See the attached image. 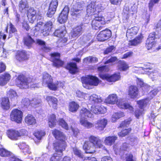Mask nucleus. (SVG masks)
<instances>
[{
  "label": "nucleus",
  "mask_w": 161,
  "mask_h": 161,
  "mask_svg": "<svg viewBox=\"0 0 161 161\" xmlns=\"http://www.w3.org/2000/svg\"><path fill=\"white\" fill-rule=\"evenodd\" d=\"M117 96L116 94L109 95L105 100V103L107 104H114L116 103L118 106L121 108L128 109L130 112L133 111V107L128 103L124 102L123 100L118 101Z\"/></svg>",
  "instance_id": "nucleus-1"
},
{
  "label": "nucleus",
  "mask_w": 161,
  "mask_h": 161,
  "mask_svg": "<svg viewBox=\"0 0 161 161\" xmlns=\"http://www.w3.org/2000/svg\"><path fill=\"white\" fill-rule=\"evenodd\" d=\"M89 142L85 143L83 146V148L85 150L86 153H94V147L101 148L103 147L101 140L98 137L91 136L89 138Z\"/></svg>",
  "instance_id": "nucleus-2"
},
{
  "label": "nucleus",
  "mask_w": 161,
  "mask_h": 161,
  "mask_svg": "<svg viewBox=\"0 0 161 161\" xmlns=\"http://www.w3.org/2000/svg\"><path fill=\"white\" fill-rule=\"evenodd\" d=\"M17 80V85L21 89H26L30 86L31 88H34L37 87L36 84H34L31 78H26L23 75H19Z\"/></svg>",
  "instance_id": "nucleus-3"
},
{
  "label": "nucleus",
  "mask_w": 161,
  "mask_h": 161,
  "mask_svg": "<svg viewBox=\"0 0 161 161\" xmlns=\"http://www.w3.org/2000/svg\"><path fill=\"white\" fill-rule=\"evenodd\" d=\"M26 131L24 129L19 130H11L7 131V134L8 137L11 139L13 140H17L21 136L26 134Z\"/></svg>",
  "instance_id": "nucleus-4"
},
{
  "label": "nucleus",
  "mask_w": 161,
  "mask_h": 161,
  "mask_svg": "<svg viewBox=\"0 0 161 161\" xmlns=\"http://www.w3.org/2000/svg\"><path fill=\"white\" fill-rule=\"evenodd\" d=\"M81 80L84 87H85L84 85L86 84L97 86L99 82V80L97 78L90 75L82 77Z\"/></svg>",
  "instance_id": "nucleus-5"
},
{
  "label": "nucleus",
  "mask_w": 161,
  "mask_h": 161,
  "mask_svg": "<svg viewBox=\"0 0 161 161\" xmlns=\"http://www.w3.org/2000/svg\"><path fill=\"white\" fill-rule=\"evenodd\" d=\"M23 113L21 111L18 109H14L12 110L10 114L11 120L17 123L21 122Z\"/></svg>",
  "instance_id": "nucleus-6"
},
{
  "label": "nucleus",
  "mask_w": 161,
  "mask_h": 161,
  "mask_svg": "<svg viewBox=\"0 0 161 161\" xmlns=\"http://www.w3.org/2000/svg\"><path fill=\"white\" fill-rule=\"evenodd\" d=\"M51 61L54 66L58 68L62 66L64 64V62L60 59V54L58 53H54L50 54Z\"/></svg>",
  "instance_id": "nucleus-7"
},
{
  "label": "nucleus",
  "mask_w": 161,
  "mask_h": 161,
  "mask_svg": "<svg viewBox=\"0 0 161 161\" xmlns=\"http://www.w3.org/2000/svg\"><path fill=\"white\" fill-rule=\"evenodd\" d=\"M158 90L157 89H155L149 93V95L151 96L150 97L147 98L145 99H143L137 102V103L140 106V107L141 108L145 106H146L149 102L150 100L152 98L155 96L158 92Z\"/></svg>",
  "instance_id": "nucleus-8"
},
{
  "label": "nucleus",
  "mask_w": 161,
  "mask_h": 161,
  "mask_svg": "<svg viewBox=\"0 0 161 161\" xmlns=\"http://www.w3.org/2000/svg\"><path fill=\"white\" fill-rule=\"evenodd\" d=\"M58 4L57 0H53L50 3L47 13V16L49 18H52L56 11Z\"/></svg>",
  "instance_id": "nucleus-9"
},
{
  "label": "nucleus",
  "mask_w": 161,
  "mask_h": 161,
  "mask_svg": "<svg viewBox=\"0 0 161 161\" xmlns=\"http://www.w3.org/2000/svg\"><path fill=\"white\" fill-rule=\"evenodd\" d=\"M100 77L103 80H106L108 82H115L119 80L120 76L119 73L115 74L112 75L108 74H99Z\"/></svg>",
  "instance_id": "nucleus-10"
},
{
  "label": "nucleus",
  "mask_w": 161,
  "mask_h": 161,
  "mask_svg": "<svg viewBox=\"0 0 161 161\" xmlns=\"http://www.w3.org/2000/svg\"><path fill=\"white\" fill-rule=\"evenodd\" d=\"M69 12V8L68 6H66L60 14L58 19V22L61 24L66 22L68 19V15Z\"/></svg>",
  "instance_id": "nucleus-11"
},
{
  "label": "nucleus",
  "mask_w": 161,
  "mask_h": 161,
  "mask_svg": "<svg viewBox=\"0 0 161 161\" xmlns=\"http://www.w3.org/2000/svg\"><path fill=\"white\" fill-rule=\"evenodd\" d=\"M55 150L57 153H60V155H62V152L64 150L66 147L65 140L58 141L54 144Z\"/></svg>",
  "instance_id": "nucleus-12"
},
{
  "label": "nucleus",
  "mask_w": 161,
  "mask_h": 161,
  "mask_svg": "<svg viewBox=\"0 0 161 161\" xmlns=\"http://www.w3.org/2000/svg\"><path fill=\"white\" fill-rule=\"evenodd\" d=\"M53 22L51 20L48 21L46 22L41 29V33L44 36L48 35L50 33L53 27Z\"/></svg>",
  "instance_id": "nucleus-13"
},
{
  "label": "nucleus",
  "mask_w": 161,
  "mask_h": 161,
  "mask_svg": "<svg viewBox=\"0 0 161 161\" xmlns=\"http://www.w3.org/2000/svg\"><path fill=\"white\" fill-rule=\"evenodd\" d=\"M111 32L110 30H106L102 31L97 35V40H107L111 36Z\"/></svg>",
  "instance_id": "nucleus-14"
},
{
  "label": "nucleus",
  "mask_w": 161,
  "mask_h": 161,
  "mask_svg": "<svg viewBox=\"0 0 161 161\" xmlns=\"http://www.w3.org/2000/svg\"><path fill=\"white\" fill-rule=\"evenodd\" d=\"M84 26L82 24L73 29L70 34V37H71V39L76 38L80 35L81 31L84 29Z\"/></svg>",
  "instance_id": "nucleus-15"
},
{
  "label": "nucleus",
  "mask_w": 161,
  "mask_h": 161,
  "mask_svg": "<svg viewBox=\"0 0 161 161\" xmlns=\"http://www.w3.org/2000/svg\"><path fill=\"white\" fill-rule=\"evenodd\" d=\"M107 122V120L105 119H99L95 124V127L99 130H102L105 127Z\"/></svg>",
  "instance_id": "nucleus-16"
},
{
  "label": "nucleus",
  "mask_w": 161,
  "mask_h": 161,
  "mask_svg": "<svg viewBox=\"0 0 161 161\" xmlns=\"http://www.w3.org/2000/svg\"><path fill=\"white\" fill-rule=\"evenodd\" d=\"M11 77L10 75L7 73L2 75L0 76V85L3 86L5 85L9 81Z\"/></svg>",
  "instance_id": "nucleus-17"
},
{
  "label": "nucleus",
  "mask_w": 161,
  "mask_h": 161,
  "mask_svg": "<svg viewBox=\"0 0 161 161\" xmlns=\"http://www.w3.org/2000/svg\"><path fill=\"white\" fill-rule=\"evenodd\" d=\"M99 8L98 5H97L95 2H92L87 6V12L89 14L94 13L99 9Z\"/></svg>",
  "instance_id": "nucleus-18"
},
{
  "label": "nucleus",
  "mask_w": 161,
  "mask_h": 161,
  "mask_svg": "<svg viewBox=\"0 0 161 161\" xmlns=\"http://www.w3.org/2000/svg\"><path fill=\"white\" fill-rule=\"evenodd\" d=\"M36 11L33 8H31L28 11L27 16L28 19L30 23L33 22L36 18Z\"/></svg>",
  "instance_id": "nucleus-19"
},
{
  "label": "nucleus",
  "mask_w": 161,
  "mask_h": 161,
  "mask_svg": "<svg viewBox=\"0 0 161 161\" xmlns=\"http://www.w3.org/2000/svg\"><path fill=\"white\" fill-rule=\"evenodd\" d=\"M53 78L50 75L45 72L43 74L42 79L43 85L46 86L49 83L53 82Z\"/></svg>",
  "instance_id": "nucleus-20"
},
{
  "label": "nucleus",
  "mask_w": 161,
  "mask_h": 161,
  "mask_svg": "<svg viewBox=\"0 0 161 161\" xmlns=\"http://www.w3.org/2000/svg\"><path fill=\"white\" fill-rule=\"evenodd\" d=\"M52 133L55 138L58 141L65 140V136L59 130L55 129L53 131Z\"/></svg>",
  "instance_id": "nucleus-21"
},
{
  "label": "nucleus",
  "mask_w": 161,
  "mask_h": 161,
  "mask_svg": "<svg viewBox=\"0 0 161 161\" xmlns=\"http://www.w3.org/2000/svg\"><path fill=\"white\" fill-rule=\"evenodd\" d=\"M80 118L86 119L87 117H92L93 115L88 110L83 108L80 110Z\"/></svg>",
  "instance_id": "nucleus-22"
},
{
  "label": "nucleus",
  "mask_w": 161,
  "mask_h": 161,
  "mask_svg": "<svg viewBox=\"0 0 161 161\" xmlns=\"http://www.w3.org/2000/svg\"><path fill=\"white\" fill-rule=\"evenodd\" d=\"M16 58L19 62H22L27 59L28 58L25 51H19L17 53Z\"/></svg>",
  "instance_id": "nucleus-23"
},
{
  "label": "nucleus",
  "mask_w": 161,
  "mask_h": 161,
  "mask_svg": "<svg viewBox=\"0 0 161 161\" xmlns=\"http://www.w3.org/2000/svg\"><path fill=\"white\" fill-rule=\"evenodd\" d=\"M138 93V90L137 88L135 86H131L128 90V95L132 98H134L136 97Z\"/></svg>",
  "instance_id": "nucleus-24"
},
{
  "label": "nucleus",
  "mask_w": 161,
  "mask_h": 161,
  "mask_svg": "<svg viewBox=\"0 0 161 161\" xmlns=\"http://www.w3.org/2000/svg\"><path fill=\"white\" fill-rule=\"evenodd\" d=\"M1 107L4 110H7L10 107V104L8 98L7 97H3L0 101Z\"/></svg>",
  "instance_id": "nucleus-25"
},
{
  "label": "nucleus",
  "mask_w": 161,
  "mask_h": 161,
  "mask_svg": "<svg viewBox=\"0 0 161 161\" xmlns=\"http://www.w3.org/2000/svg\"><path fill=\"white\" fill-rule=\"evenodd\" d=\"M138 30V29L136 27H134L128 29L126 33V37L129 39H131L134 35L137 33Z\"/></svg>",
  "instance_id": "nucleus-26"
},
{
  "label": "nucleus",
  "mask_w": 161,
  "mask_h": 161,
  "mask_svg": "<svg viewBox=\"0 0 161 161\" xmlns=\"http://www.w3.org/2000/svg\"><path fill=\"white\" fill-rule=\"evenodd\" d=\"M102 101L100 97L95 94L91 96L89 99V102L92 104L100 103Z\"/></svg>",
  "instance_id": "nucleus-27"
},
{
  "label": "nucleus",
  "mask_w": 161,
  "mask_h": 161,
  "mask_svg": "<svg viewBox=\"0 0 161 161\" xmlns=\"http://www.w3.org/2000/svg\"><path fill=\"white\" fill-rule=\"evenodd\" d=\"M25 122L28 125H33L36 124V120L35 117L31 114H28L25 118Z\"/></svg>",
  "instance_id": "nucleus-28"
},
{
  "label": "nucleus",
  "mask_w": 161,
  "mask_h": 161,
  "mask_svg": "<svg viewBox=\"0 0 161 161\" xmlns=\"http://www.w3.org/2000/svg\"><path fill=\"white\" fill-rule=\"evenodd\" d=\"M46 99L49 105H52L54 108H56L58 100L56 98L52 96H48L46 97Z\"/></svg>",
  "instance_id": "nucleus-29"
},
{
  "label": "nucleus",
  "mask_w": 161,
  "mask_h": 161,
  "mask_svg": "<svg viewBox=\"0 0 161 161\" xmlns=\"http://www.w3.org/2000/svg\"><path fill=\"white\" fill-rule=\"evenodd\" d=\"M66 33L65 27L63 26L61 28L57 30L54 33V35L58 37L62 38L64 36Z\"/></svg>",
  "instance_id": "nucleus-30"
},
{
  "label": "nucleus",
  "mask_w": 161,
  "mask_h": 161,
  "mask_svg": "<svg viewBox=\"0 0 161 161\" xmlns=\"http://www.w3.org/2000/svg\"><path fill=\"white\" fill-rule=\"evenodd\" d=\"M83 10L82 9H78L76 8H73L71 9V14L72 16L77 18H79L81 17L83 14Z\"/></svg>",
  "instance_id": "nucleus-31"
},
{
  "label": "nucleus",
  "mask_w": 161,
  "mask_h": 161,
  "mask_svg": "<svg viewBox=\"0 0 161 161\" xmlns=\"http://www.w3.org/2000/svg\"><path fill=\"white\" fill-rule=\"evenodd\" d=\"M66 68L69 70L71 74H75L77 72V68L75 63H70L66 66Z\"/></svg>",
  "instance_id": "nucleus-32"
},
{
  "label": "nucleus",
  "mask_w": 161,
  "mask_h": 161,
  "mask_svg": "<svg viewBox=\"0 0 161 161\" xmlns=\"http://www.w3.org/2000/svg\"><path fill=\"white\" fill-rule=\"evenodd\" d=\"M57 122V121L56 120L55 115L54 114L50 115L48 119L49 126L51 128L54 127L56 125Z\"/></svg>",
  "instance_id": "nucleus-33"
},
{
  "label": "nucleus",
  "mask_w": 161,
  "mask_h": 161,
  "mask_svg": "<svg viewBox=\"0 0 161 161\" xmlns=\"http://www.w3.org/2000/svg\"><path fill=\"white\" fill-rule=\"evenodd\" d=\"M117 67L119 70L123 71H125L129 68L125 62L121 60H120L118 62Z\"/></svg>",
  "instance_id": "nucleus-34"
},
{
  "label": "nucleus",
  "mask_w": 161,
  "mask_h": 161,
  "mask_svg": "<svg viewBox=\"0 0 161 161\" xmlns=\"http://www.w3.org/2000/svg\"><path fill=\"white\" fill-rule=\"evenodd\" d=\"M18 147L21 149L23 150V152L25 154L26 153L29 154L31 153L29 146L26 145L25 143L23 142L20 143L18 145Z\"/></svg>",
  "instance_id": "nucleus-35"
},
{
  "label": "nucleus",
  "mask_w": 161,
  "mask_h": 161,
  "mask_svg": "<svg viewBox=\"0 0 161 161\" xmlns=\"http://www.w3.org/2000/svg\"><path fill=\"white\" fill-rule=\"evenodd\" d=\"M7 95L11 101L15 100L17 98V95L16 92L13 89H10L7 92Z\"/></svg>",
  "instance_id": "nucleus-36"
},
{
  "label": "nucleus",
  "mask_w": 161,
  "mask_h": 161,
  "mask_svg": "<svg viewBox=\"0 0 161 161\" xmlns=\"http://www.w3.org/2000/svg\"><path fill=\"white\" fill-rule=\"evenodd\" d=\"M36 43L39 45L42 49L45 52H50L51 48L49 47H47L46 46L45 42L44 41H36Z\"/></svg>",
  "instance_id": "nucleus-37"
},
{
  "label": "nucleus",
  "mask_w": 161,
  "mask_h": 161,
  "mask_svg": "<svg viewBox=\"0 0 161 161\" xmlns=\"http://www.w3.org/2000/svg\"><path fill=\"white\" fill-rule=\"evenodd\" d=\"M80 122L81 125L88 129L91 128L93 126V124L88 122L85 119L80 118Z\"/></svg>",
  "instance_id": "nucleus-38"
},
{
  "label": "nucleus",
  "mask_w": 161,
  "mask_h": 161,
  "mask_svg": "<svg viewBox=\"0 0 161 161\" xmlns=\"http://www.w3.org/2000/svg\"><path fill=\"white\" fill-rule=\"evenodd\" d=\"M128 145L126 143H124L120 146L119 148H117V146H115L114 147V149L115 151L117 153L119 152L120 153L122 152L123 151H126L128 149Z\"/></svg>",
  "instance_id": "nucleus-39"
},
{
  "label": "nucleus",
  "mask_w": 161,
  "mask_h": 161,
  "mask_svg": "<svg viewBox=\"0 0 161 161\" xmlns=\"http://www.w3.org/2000/svg\"><path fill=\"white\" fill-rule=\"evenodd\" d=\"M124 116V113L123 112L120 111L115 113L112 116L111 120L113 122H115L117 119Z\"/></svg>",
  "instance_id": "nucleus-40"
},
{
  "label": "nucleus",
  "mask_w": 161,
  "mask_h": 161,
  "mask_svg": "<svg viewBox=\"0 0 161 161\" xmlns=\"http://www.w3.org/2000/svg\"><path fill=\"white\" fill-rule=\"evenodd\" d=\"M116 136H108L106 137L104 140L105 144L109 146H111L114 143L115 141L117 139Z\"/></svg>",
  "instance_id": "nucleus-41"
},
{
  "label": "nucleus",
  "mask_w": 161,
  "mask_h": 161,
  "mask_svg": "<svg viewBox=\"0 0 161 161\" xmlns=\"http://www.w3.org/2000/svg\"><path fill=\"white\" fill-rule=\"evenodd\" d=\"M79 105L75 102H70L69 104V110L72 112H76L79 108Z\"/></svg>",
  "instance_id": "nucleus-42"
},
{
  "label": "nucleus",
  "mask_w": 161,
  "mask_h": 161,
  "mask_svg": "<svg viewBox=\"0 0 161 161\" xmlns=\"http://www.w3.org/2000/svg\"><path fill=\"white\" fill-rule=\"evenodd\" d=\"M130 9L129 5L126 4L123 10V19H124L127 20L128 19L130 15Z\"/></svg>",
  "instance_id": "nucleus-43"
},
{
  "label": "nucleus",
  "mask_w": 161,
  "mask_h": 161,
  "mask_svg": "<svg viewBox=\"0 0 161 161\" xmlns=\"http://www.w3.org/2000/svg\"><path fill=\"white\" fill-rule=\"evenodd\" d=\"M19 10L22 12L24 9L28 7V3L26 0H21L19 5Z\"/></svg>",
  "instance_id": "nucleus-44"
},
{
  "label": "nucleus",
  "mask_w": 161,
  "mask_h": 161,
  "mask_svg": "<svg viewBox=\"0 0 161 161\" xmlns=\"http://www.w3.org/2000/svg\"><path fill=\"white\" fill-rule=\"evenodd\" d=\"M73 153L76 156L78 157L83 158L84 155L81 151L76 147L73 148Z\"/></svg>",
  "instance_id": "nucleus-45"
},
{
  "label": "nucleus",
  "mask_w": 161,
  "mask_h": 161,
  "mask_svg": "<svg viewBox=\"0 0 161 161\" xmlns=\"http://www.w3.org/2000/svg\"><path fill=\"white\" fill-rule=\"evenodd\" d=\"M46 86L48 87L50 89L53 91L57 90L58 88L57 82H53V81L49 83Z\"/></svg>",
  "instance_id": "nucleus-46"
},
{
  "label": "nucleus",
  "mask_w": 161,
  "mask_h": 161,
  "mask_svg": "<svg viewBox=\"0 0 161 161\" xmlns=\"http://www.w3.org/2000/svg\"><path fill=\"white\" fill-rule=\"evenodd\" d=\"M34 135L38 140H40L43 136H44L45 133L43 131L38 130L35 132Z\"/></svg>",
  "instance_id": "nucleus-47"
},
{
  "label": "nucleus",
  "mask_w": 161,
  "mask_h": 161,
  "mask_svg": "<svg viewBox=\"0 0 161 161\" xmlns=\"http://www.w3.org/2000/svg\"><path fill=\"white\" fill-rule=\"evenodd\" d=\"M102 23L99 22V21H96V20H93L92 23V28L95 30H98V29L101 30L102 27L100 24Z\"/></svg>",
  "instance_id": "nucleus-48"
},
{
  "label": "nucleus",
  "mask_w": 161,
  "mask_h": 161,
  "mask_svg": "<svg viewBox=\"0 0 161 161\" xmlns=\"http://www.w3.org/2000/svg\"><path fill=\"white\" fill-rule=\"evenodd\" d=\"M12 154L10 152L3 148H0V155L3 157H9Z\"/></svg>",
  "instance_id": "nucleus-49"
},
{
  "label": "nucleus",
  "mask_w": 161,
  "mask_h": 161,
  "mask_svg": "<svg viewBox=\"0 0 161 161\" xmlns=\"http://www.w3.org/2000/svg\"><path fill=\"white\" fill-rule=\"evenodd\" d=\"M41 102V101L40 99L35 98L31 101V104L34 107H36L40 105Z\"/></svg>",
  "instance_id": "nucleus-50"
},
{
  "label": "nucleus",
  "mask_w": 161,
  "mask_h": 161,
  "mask_svg": "<svg viewBox=\"0 0 161 161\" xmlns=\"http://www.w3.org/2000/svg\"><path fill=\"white\" fill-rule=\"evenodd\" d=\"M83 61L86 63L96 62L98 61V59L95 57L90 56L85 58Z\"/></svg>",
  "instance_id": "nucleus-51"
},
{
  "label": "nucleus",
  "mask_w": 161,
  "mask_h": 161,
  "mask_svg": "<svg viewBox=\"0 0 161 161\" xmlns=\"http://www.w3.org/2000/svg\"><path fill=\"white\" fill-rule=\"evenodd\" d=\"M131 130V128H129L128 129H125L123 130L121 132L118 133V135L119 136L124 137L129 133Z\"/></svg>",
  "instance_id": "nucleus-52"
},
{
  "label": "nucleus",
  "mask_w": 161,
  "mask_h": 161,
  "mask_svg": "<svg viewBox=\"0 0 161 161\" xmlns=\"http://www.w3.org/2000/svg\"><path fill=\"white\" fill-rule=\"evenodd\" d=\"M59 125L66 130H68L69 126L68 124L63 119H60L59 120Z\"/></svg>",
  "instance_id": "nucleus-53"
},
{
  "label": "nucleus",
  "mask_w": 161,
  "mask_h": 161,
  "mask_svg": "<svg viewBox=\"0 0 161 161\" xmlns=\"http://www.w3.org/2000/svg\"><path fill=\"white\" fill-rule=\"evenodd\" d=\"M43 24V23L42 22L39 21L37 23L36 25L35 26L33 30L36 31H40L41 32V29L42 28Z\"/></svg>",
  "instance_id": "nucleus-54"
},
{
  "label": "nucleus",
  "mask_w": 161,
  "mask_h": 161,
  "mask_svg": "<svg viewBox=\"0 0 161 161\" xmlns=\"http://www.w3.org/2000/svg\"><path fill=\"white\" fill-rule=\"evenodd\" d=\"M155 44V41H146V47L148 50H149L154 46Z\"/></svg>",
  "instance_id": "nucleus-55"
},
{
  "label": "nucleus",
  "mask_w": 161,
  "mask_h": 161,
  "mask_svg": "<svg viewBox=\"0 0 161 161\" xmlns=\"http://www.w3.org/2000/svg\"><path fill=\"white\" fill-rule=\"evenodd\" d=\"M138 85H139L142 88V89L143 90L147 91L149 87L148 85L144 83L141 80H139Z\"/></svg>",
  "instance_id": "nucleus-56"
},
{
  "label": "nucleus",
  "mask_w": 161,
  "mask_h": 161,
  "mask_svg": "<svg viewBox=\"0 0 161 161\" xmlns=\"http://www.w3.org/2000/svg\"><path fill=\"white\" fill-rule=\"evenodd\" d=\"M160 0H150L149 3V8L150 11H152L155 4L158 3Z\"/></svg>",
  "instance_id": "nucleus-57"
},
{
  "label": "nucleus",
  "mask_w": 161,
  "mask_h": 161,
  "mask_svg": "<svg viewBox=\"0 0 161 161\" xmlns=\"http://www.w3.org/2000/svg\"><path fill=\"white\" fill-rule=\"evenodd\" d=\"M60 153L58 154L59 156H58L57 153H54L53 156L51 158V161H59L61 159V157L62 155H60Z\"/></svg>",
  "instance_id": "nucleus-58"
},
{
  "label": "nucleus",
  "mask_w": 161,
  "mask_h": 161,
  "mask_svg": "<svg viewBox=\"0 0 161 161\" xmlns=\"http://www.w3.org/2000/svg\"><path fill=\"white\" fill-rule=\"evenodd\" d=\"M125 159V161H136L135 158H133V155L130 153L126 155Z\"/></svg>",
  "instance_id": "nucleus-59"
},
{
  "label": "nucleus",
  "mask_w": 161,
  "mask_h": 161,
  "mask_svg": "<svg viewBox=\"0 0 161 161\" xmlns=\"http://www.w3.org/2000/svg\"><path fill=\"white\" fill-rule=\"evenodd\" d=\"M154 29L159 34H161V21H159L157 24L155 26Z\"/></svg>",
  "instance_id": "nucleus-60"
},
{
  "label": "nucleus",
  "mask_w": 161,
  "mask_h": 161,
  "mask_svg": "<svg viewBox=\"0 0 161 161\" xmlns=\"http://www.w3.org/2000/svg\"><path fill=\"white\" fill-rule=\"evenodd\" d=\"M98 70L101 72H103L108 71L109 70V69L108 66L105 65L98 67Z\"/></svg>",
  "instance_id": "nucleus-61"
},
{
  "label": "nucleus",
  "mask_w": 161,
  "mask_h": 161,
  "mask_svg": "<svg viewBox=\"0 0 161 161\" xmlns=\"http://www.w3.org/2000/svg\"><path fill=\"white\" fill-rule=\"evenodd\" d=\"M98 110V105L92 106L91 107V111L95 114H99V113Z\"/></svg>",
  "instance_id": "nucleus-62"
},
{
  "label": "nucleus",
  "mask_w": 161,
  "mask_h": 161,
  "mask_svg": "<svg viewBox=\"0 0 161 161\" xmlns=\"http://www.w3.org/2000/svg\"><path fill=\"white\" fill-rule=\"evenodd\" d=\"M31 102L29 99L25 98L22 100V103L24 106L27 107L31 104Z\"/></svg>",
  "instance_id": "nucleus-63"
},
{
  "label": "nucleus",
  "mask_w": 161,
  "mask_h": 161,
  "mask_svg": "<svg viewBox=\"0 0 161 161\" xmlns=\"http://www.w3.org/2000/svg\"><path fill=\"white\" fill-rule=\"evenodd\" d=\"M131 119H128L122 122L120 125V127H127L130 123Z\"/></svg>",
  "instance_id": "nucleus-64"
}]
</instances>
